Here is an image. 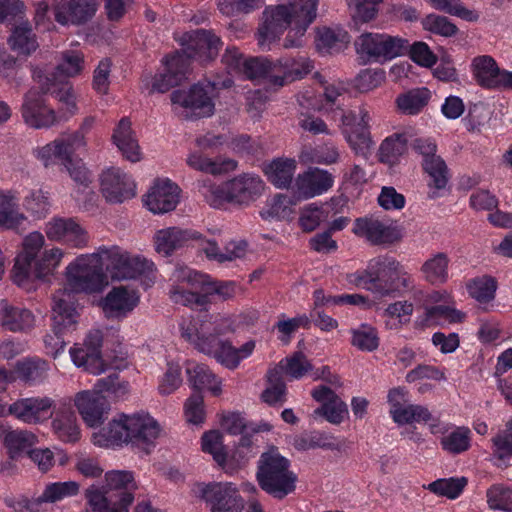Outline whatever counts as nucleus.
<instances>
[{
    "label": "nucleus",
    "instance_id": "obj_48",
    "mask_svg": "<svg viewBox=\"0 0 512 512\" xmlns=\"http://www.w3.org/2000/svg\"><path fill=\"white\" fill-rule=\"evenodd\" d=\"M449 258L446 253L439 252L426 260L421 271L425 279L431 284H443L448 278Z\"/></svg>",
    "mask_w": 512,
    "mask_h": 512
},
{
    "label": "nucleus",
    "instance_id": "obj_56",
    "mask_svg": "<svg viewBox=\"0 0 512 512\" xmlns=\"http://www.w3.org/2000/svg\"><path fill=\"white\" fill-rule=\"evenodd\" d=\"M202 449L213 456V459L221 467H224L227 459V452L223 445V436L217 430L205 432L202 436Z\"/></svg>",
    "mask_w": 512,
    "mask_h": 512
},
{
    "label": "nucleus",
    "instance_id": "obj_28",
    "mask_svg": "<svg viewBox=\"0 0 512 512\" xmlns=\"http://www.w3.org/2000/svg\"><path fill=\"white\" fill-rule=\"evenodd\" d=\"M29 226L27 217L18 211L15 194L11 191H0V227L23 234Z\"/></svg>",
    "mask_w": 512,
    "mask_h": 512
},
{
    "label": "nucleus",
    "instance_id": "obj_30",
    "mask_svg": "<svg viewBox=\"0 0 512 512\" xmlns=\"http://www.w3.org/2000/svg\"><path fill=\"white\" fill-rule=\"evenodd\" d=\"M34 79L41 85L42 94H50L53 98L67 105V110L73 113L76 110L75 97L68 83L56 76L50 77L43 74L40 69L33 71Z\"/></svg>",
    "mask_w": 512,
    "mask_h": 512
},
{
    "label": "nucleus",
    "instance_id": "obj_23",
    "mask_svg": "<svg viewBox=\"0 0 512 512\" xmlns=\"http://www.w3.org/2000/svg\"><path fill=\"white\" fill-rule=\"evenodd\" d=\"M472 71L477 84L486 89H506L507 74L496 61L488 55L477 56L472 61Z\"/></svg>",
    "mask_w": 512,
    "mask_h": 512
},
{
    "label": "nucleus",
    "instance_id": "obj_64",
    "mask_svg": "<svg viewBox=\"0 0 512 512\" xmlns=\"http://www.w3.org/2000/svg\"><path fill=\"white\" fill-rule=\"evenodd\" d=\"M184 414L188 423L201 424L205 419L204 398L201 392H193L186 400Z\"/></svg>",
    "mask_w": 512,
    "mask_h": 512
},
{
    "label": "nucleus",
    "instance_id": "obj_41",
    "mask_svg": "<svg viewBox=\"0 0 512 512\" xmlns=\"http://www.w3.org/2000/svg\"><path fill=\"white\" fill-rule=\"evenodd\" d=\"M319 0H293L288 3L292 23L297 33L301 35L315 20Z\"/></svg>",
    "mask_w": 512,
    "mask_h": 512
},
{
    "label": "nucleus",
    "instance_id": "obj_7",
    "mask_svg": "<svg viewBox=\"0 0 512 512\" xmlns=\"http://www.w3.org/2000/svg\"><path fill=\"white\" fill-rule=\"evenodd\" d=\"M105 261V269L113 280L135 279L148 275L154 269V264L145 258L131 256L119 246L101 247Z\"/></svg>",
    "mask_w": 512,
    "mask_h": 512
},
{
    "label": "nucleus",
    "instance_id": "obj_14",
    "mask_svg": "<svg viewBox=\"0 0 512 512\" xmlns=\"http://www.w3.org/2000/svg\"><path fill=\"white\" fill-rule=\"evenodd\" d=\"M293 25L288 4L270 5L262 13L258 28V45L262 48L277 41L283 32Z\"/></svg>",
    "mask_w": 512,
    "mask_h": 512
},
{
    "label": "nucleus",
    "instance_id": "obj_5",
    "mask_svg": "<svg viewBox=\"0 0 512 512\" xmlns=\"http://www.w3.org/2000/svg\"><path fill=\"white\" fill-rule=\"evenodd\" d=\"M220 329L210 322H202L199 327H182V336L195 345L200 352L214 356L218 362L228 368L239 364L238 351L230 342L221 340Z\"/></svg>",
    "mask_w": 512,
    "mask_h": 512
},
{
    "label": "nucleus",
    "instance_id": "obj_49",
    "mask_svg": "<svg viewBox=\"0 0 512 512\" xmlns=\"http://www.w3.org/2000/svg\"><path fill=\"white\" fill-rule=\"evenodd\" d=\"M407 150V138L404 134H394L387 137L379 147V160L382 163L394 165Z\"/></svg>",
    "mask_w": 512,
    "mask_h": 512
},
{
    "label": "nucleus",
    "instance_id": "obj_62",
    "mask_svg": "<svg viewBox=\"0 0 512 512\" xmlns=\"http://www.w3.org/2000/svg\"><path fill=\"white\" fill-rule=\"evenodd\" d=\"M347 413V405L339 396L331 401L324 402L314 411L315 415L324 417L332 424H340Z\"/></svg>",
    "mask_w": 512,
    "mask_h": 512
},
{
    "label": "nucleus",
    "instance_id": "obj_52",
    "mask_svg": "<svg viewBox=\"0 0 512 512\" xmlns=\"http://www.w3.org/2000/svg\"><path fill=\"white\" fill-rule=\"evenodd\" d=\"M471 297L480 303H488L495 298L497 281L491 276H482L471 280L467 284Z\"/></svg>",
    "mask_w": 512,
    "mask_h": 512
},
{
    "label": "nucleus",
    "instance_id": "obj_16",
    "mask_svg": "<svg viewBox=\"0 0 512 512\" xmlns=\"http://www.w3.org/2000/svg\"><path fill=\"white\" fill-rule=\"evenodd\" d=\"M54 406L47 396L22 398L8 406V413L24 423L37 424L52 417Z\"/></svg>",
    "mask_w": 512,
    "mask_h": 512
},
{
    "label": "nucleus",
    "instance_id": "obj_32",
    "mask_svg": "<svg viewBox=\"0 0 512 512\" xmlns=\"http://www.w3.org/2000/svg\"><path fill=\"white\" fill-rule=\"evenodd\" d=\"M184 280L192 289L204 292L207 299L214 294H217L222 300L231 299L235 295V284L233 282L212 281L210 276L206 274L190 272Z\"/></svg>",
    "mask_w": 512,
    "mask_h": 512
},
{
    "label": "nucleus",
    "instance_id": "obj_50",
    "mask_svg": "<svg viewBox=\"0 0 512 512\" xmlns=\"http://www.w3.org/2000/svg\"><path fill=\"white\" fill-rule=\"evenodd\" d=\"M187 164L195 170L214 175L235 170L237 167V162L235 160L227 159L222 162L212 161L197 153H193L187 158Z\"/></svg>",
    "mask_w": 512,
    "mask_h": 512
},
{
    "label": "nucleus",
    "instance_id": "obj_25",
    "mask_svg": "<svg viewBox=\"0 0 512 512\" xmlns=\"http://www.w3.org/2000/svg\"><path fill=\"white\" fill-rule=\"evenodd\" d=\"M101 192L111 203H121L135 196V184L119 169L111 168L101 175Z\"/></svg>",
    "mask_w": 512,
    "mask_h": 512
},
{
    "label": "nucleus",
    "instance_id": "obj_34",
    "mask_svg": "<svg viewBox=\"0 0 512 512\" xmlns=\"http://www.w3.org/2000/svg\"><path fill=\"white\" fill-rule=\"evenodd\" d=\"M279 59L275 62L265 57H253L246 59L243 63V73L251 80H265L269 86L279 87V81L275 80V76L279 74Z\"/></svg>",
    "mask_w": 512,
    "mask_h": 512
},
{
    "label": "nucleus",
    "instance_id": "obj_44",
    "mask_svg": "<svg viewBox=\"0 0 512 512\" xmlns=\"http://www.w3.org/2000/svg\"><path fill=\"white\" fill-rule=\"evenodd\" d=\"M279 64L281 68H279V74L275 76V80L279 81V87L302 79L305 75L309 74L313 68L309 62L293 58H281L279 59Z\"/></svg>",
    "mask_w": 512,
    "mask_h": 512
},
{
    "label": "nucleus",
    "instance_id": "obj_47",
    "mask_svg": "<svg viewBox=\"0 0 512 512\" xmlns=\"http://www.w3.org/2000/svg\"><path fill=\"white\" fill-rule=\"evenodd\" d=\"M52 427L54 432L63 441L75 442L79 438L76 415L70 408L57 413V416L52 421Z\"/></svg>",
    "mask_w": 512,
    "mask_h": 512
},
{
    "label": "nucleus",
    "instance_id": "obj_54",
    "mask_svg": "<svg viewBox=\"0 0 512 512\" xmlns=\"http://www.w3.org/2000/svg\"><path fill=\"white\" fill-rule=\"evenodd\" d=\"M56 157L59 159L69 160L72 155L80 148L86 147V140L81 132H73L71 134H63L55 139Z\"/></svg>",
    "mask_w": 512,
    "mask_h": 512
},
{
    "label": "nucleus",
    "instance_id": "obj_59",
    "mask_svg": "<svg viewBox=\"0 0 512 512\" xmlns=\"http://www.w3.org/2000/svg\"><path fill=\"white\" fill-rule=\"evenodd\" d=\"M486 496L491 509L512 512V489L493 485L487 490Z\"/></svg>",
    "mask_w": 512,
    "mask_h": 512
},
{
    "label": "nucleus",
    "instance_id": "obj_51",
    "mask_svg": "<svg viewBox=\"0 0 512 512\" xmlns=\"http://www.w3.org/2000/svg\"><path fill=\"white\" fill-rule=\"evenodd\" d=\"M351 344L361 351L372 352L379 347L380 338L376 328L368 324H361L351 330Z\"/></svg>",
    "mask_w": 512,
    "mask_h": 512
},
{
    "label": "nucleus",
    "instance_id": "obj_9",
    "mask_svg": "<svg viewBox=\"0 0 512 512\" xmlns=\"http://www.w3.org/2000/svg\"><path fill=\"white\" fill-rule=\"evenodd\" d=\"M400 267V263L392 257H378L371 261L369 270L355 278V284L374 293L387 295L399 287L393 280L389 282V279L398 276Z\"/></svg>",
    "mask_w": 512,
    "mask_h": 512
},
{
    "label": "nucleus",
    "instance_id": "obj_35",
    "mask_svg": "<svg viewBox=\"0 0 512 512\" xmlns=\"http://www.w3.org/2000/svg\"><path fill=\"white\" fill-rule=\"evenodd\" d=\"M196 238H198L196 233L179 227L162 229L155 235L156 251L164 256H169L174 250Z\"/></svg>",
    "mask_w": 512,
    "mask_h": 512
},
{
    "label": "nucleus",
    "instance_id": "obj_1",
    "mask_svg": "<svg viewBox=\"0 0 512 512\" xmlns=\"http://www.w3.org/2000/svg\"><path fill=\"white\" fill-rule=\"evenodd\" d=\"M44 241V236L39 232H32L24 238L23 250L16 257L12 271V279L17 285L23 286L35 279H45L58 266L63 256L62 250L53 248L39 254Z\"/></svg>",
    "mask_w": 512,
    "mask_h": 512
},
{
    "label": "nucleus",
    "instance_id": "obj_6",
    "mask_svg": "<svg viewBox=\"0 0 512 512\" xmlns=\"http://www.w3.org/2000/svg\"><path fill=\"white\" fill-rule=\"evenodd\" d=\"M102 342L103 336L101 331H91L83 344H75L70 349L73 363L94 375H99L109 368L117 370L125 368L127 363L123 358L119 362L115 360L110 364H106L101 356Z\"/></svg>",
    "mask_w": 512,
    "mask_h": 512
},
{
    "label": "nucleus",
    "instance_id": "obj_57",
    "mask_svg": "<svg viewBox=\"0 0 512 512\" xmlns=\"http://www.w3.org/2000/svg\"><path fill=\"white\" fill-rule=\"evenodd\" d=\"M467 483L466 477L443 478L430 483L428 489L436 495L455 499L462 493Z\"/></svg>",
    "mask_w": 512,
    "mask_h": 512
},
{
    "label": "nucleus",
    "instance_id": "obj_26",
    "mask_svg": "<svg viewBox=\"0 0 512 512\" xmlns=\"http://www.w3.org/2000/svg\"><path fill=\"white\" fill-rule=\"evenodd\" d=\"M333 183L334 178L331 173L316 167H310L297 176L295 187L299 197L308 199L328 191Z\"/></svg>",
    "mask_w": 512,
    "mask_h": 512
},
{
    "label": "nucleus",
    "instance_id": "obj_53",
    "mask_svg": "<svg viewBox=\"0 0 512 512\" xmlns=\"http://www.w3.org/2000/svg\"><path fill=\"white\" fill-rule=\"evenodd\" d=\"M18 376L26 381H37L45 378L49 370V364L42 359H27L16 364Z\"/></svg>",
    "mask_w": 512,
    "mask_h": 512
},
{
    "label": "nucleus",
    "instance_id": "obj_37",
    "mask_svg": "<svg viewBox=\"0 0 512 512\" xmlns=\"http://www.w3.org/2000/svg\"><path fill=\"white\" fill-rule=\"evenodd\" d=\"M79 492V484L75 481L55 482L48 484L43 493L34 501L25 500L24 507L29 512H37L36 506L42 503H54L65 497L74 496Z\"/></svg>",
    "mask_w": 512,
    "mask_h": 512
},
{
    "label": "nucleus",
    "instance_id": "obj_55",
    "mask_svg": "<svg viewBox=\"0 0 512 512\" xmlns=\"http://www.w3.org/2000/svg\"><path fill=\"white\" fill-rule=\"evenodd\" d=\"M62 59V63L56 66L55 73L51 74L50 77L56 76L58 79L64 80L67 77H74L82 71L84 63L82 53L66 51L63 53Z\"/></svg>",
    "mask_w": 512,
    "mask_h": 512
},
{
    "label": "nucleus",
    "instance_id": "obj_20",
    "mask_svg": "<svg viewBox=\"0 0 512 512\" xmlns=\"http://www.w3.org/2000/svg\"><path fill=\"white\" fill-rule=\"evenodd\" d=\"M25 122L34 128H47L57 122L55 111L45 105L42 92L31 89L25 94L22 105Z\"/></svg>",
    "mask_w": 512,
    "mask_h": 512
},
{
    "label": "nucleus",
    "instance_id": "obj_10",
    "mask_svg": "<svg viewBox=\"0 0 512 512\" xmlns=\"http://www.w3.org/2000/svg\"><path fill=\"white\" fill-rule=\"evenodd\" d=\"M200 497L210 512H242L244 500L238 488L231 482H212L202 485Z\"/></svg>",
    "mask_w": 512,
    "mask_h": 512
},
{
    "label": "nucleus",
    "instance_id": "obj_15",
    "mask_svg": "<svg viewBox=\"0 0 512 512\" xmlns=\"http://www.w3.org/2000/svg\"><path fill=\"white\" fill-rule=\"evenodd\" d=\"M99 0H57L53 7L55 20L61 25H85L93 19Z\"/></svg>",
    "mask_w": 512,
    "mask_h": 512
},
{
    "label": "nucleus",
    "instance_id": "obj_38",
    "mask_svg": "<svg viewBox=\"0 0 512 512\" xmlns=\"http://www.w3.org/2000/svg\"><path fill=\"white\" fill-rule=\"evenodd\" d=\"M137 302L134 292L123 286L114 287L105 297L103 309L110 316H118L132 311Z\"/></svg>",
    "mask_w": 512,
    "mask_h": 512
},
{
    "label": "nucleus",
    "instance_id": "obj_18",
    "mask_svg": "<svg viewBox=\"0 0 512 512\" xmlns=\"http://www.w3.org/2000/svg\"><path fill=\"white\" fill-rule=\"evenodd\" d=\"M77 323L74 293L63 288L57 290L52 297V331L62 334L73 330Z\"/></svg>",
    "mask_w": 512,
    "mask_h": 512
},
{
    "label": "nucleus",
    "instance_id": "obj_45",
    "mask_svg": "<svg viewBox=\"0 0 512 512\" xmlns=\"http://www.w3.org/2000/svg\"><path fill=\"white\" fill-rule=\"evenodd\" d=\"M296 169L294 159H276L271 162L266 170L268 180L277 188H288Z\"/></svg>",
    "mask_w": 512,
    "mask_h": 512
},
{
    "label": "nucleus",
    "instance_id": "obj_63",
    "mask_svg": "<svg viewBox=\"0 0 512 512\" xmlns=\"http://www.w3.org/2000/svg\"><path fill=\"white\" fill-rule=\"evenodd\" d=\"M85 496L88 500L89 506L94 512H114L118 511V506L114 501H110L109 494L106 493V489L103 490L91 486L85 491Z\"/></svg>",
    "mask_w": 512,
    "mask_h": 512
},
{
    "label": "nucleus",
    "instance_id": "obj_24",
    "mask_svg": "<svg viewBox=\"0 0 512 512\" xmlns=\"http://www.w3.org/2000/svg\"><path fill=\"white\" fill-rule=\"evenodd\" d=\"M164 64L166 71L165 73L155 75L149 90L150 94L155 92L165 93L187 79L189 69L185 57L173 53L165 58Z\"/></svg>",
    "mask_w": 512,
    "mask_h": 512
},
{
    "label": "nucleus",
    "instance_id": "obj_39",
    "mask_svg": "<svg viewBox=\"0 0 512 512\" xmlns=\"http://www.w3.org/2000/svg\"><path fill=\"white\" fill-rule=\"evenodd\" d=\"M8 44L13 51L25 56L31 55L39 47L36 34L28 21L13 28Z\"/></svg>",
    "mask_w": 512,
    "mask_h": 512
},
{
    "label": "nucleus",
    "instance_id": "obj_17",
    "mask_svg": "<svg viewBox=\"0 0 512 512\" xmlns=\"http://www.w3.org/2000/svg\"><path fill=\"white\" fill-rule=\"evenodd\" d=\"M104 488L109 500L119 507L114 512H129L128 507L134 500L133 492L137 489L133 475L128 471H110L105 474Z\"/></svg>",
    "mask_w": 512,
    "mask_h": 512
},
{
    "label": "nucleus",
    "instance_id": "obj_61",
    "mask_svg": "<svg viewBox=\"0 0 512 512\" xmlns=\"http://www.w3.org/2000/svg\"><path fill=\"white\" fill-rule=\"evenodd\" d=\"M129 382L121 380L117 372L109 374L107 377L98 379L95 384V390L102 394L107 392L113 394L115 397H123L129 392Z\"/></svg>",
    "mask_w": 512,
    "mask_h": 512
},
{
    "label": "nucleus",
    "instance_id": "obj_19",
    "mask_svg": "<svg viewBox=\"0 0 512 512\" xmlns=\"http://www.w3.org/2000/svg\"><path fill=\"white\" fill-rule=\"evenodd\" d=\"M412 149L423 156V168L432 180V185L443 189L448 182V169L444 160L437 156L436 144L428 139L417 138L411 143Z\"/></svg>",
    "mask_w": 512,
    "mask_h": 512
},
{
    "label": "nucleus",
    "instance_id": "obj_2",
    "mask_svg": "<svg viewBox=\"0 0 512 512\" xmlns=\"http://www.w3.org/2000/svg\"><path fill=\"white\" fill-rule=\"evenodd\" d=\"M160 425L148 414H121L102 428V437L112 445L131 443L146 453L160 435Z\"/></svg>",
    "mask_w": 512,
    "mask_h": 512
},
{
    "label": "nucleus",
    "instance_id": "obj_22",
    "mask_svg": "<svg viewBox=\"0 0 512 512\" xmlns=\"http://www.w3.org/2000/svg\"><path fill=\"white\" fill-rule=\"evenodd\" d=\"M179 187L169 180H156L147 193L144 202L155 214L173 211L179 203Z\"/></svg>",
    "mask_w": 512,
    "mask_h": 512
},
{
    "label": "nucleus",
    "instance_id": "obj_27",
    "mask_svg": "<svg viewBox=\"0 0 512 512\" xmlns=\"http://www.w3.org/2000/svg\"><path fill=\"white\" fill-rule=\"evenodd\" d=\"M46 235L50 240H62L75 247H81L87 243L86 231L73 218L53 219L47 224Z\"/></svg>",
    "mask_w": 512,
    "mask_h": 512
},
{
    "label": "nucleus",
    "instance_id": "obj_33",
    "mask_svg": "<svg viewBox=\"0 0 512 512\" xmlns=\"http://www.w3.org/2000/svg\"><path fill=\"white\" fill-rule=\"evenodd\" d=\"M112 140L127 160L131 162L140 161V146L132 131L129 118L125 117L119 121L112 135Z\"/></svg>",
    "mask_w": 512,
    "mask_h": 512
},
{
    "label": "nucleus",
    "instance_id": "obj_31",
    "mask_svg": "<svg viewBox=\"0 0 512 512\" xmlns=\"http://www.w3.org/2000/svg\"><path fill=\"white\" fill-rule=\"evenodd\" d=\"M0 437L11 459H17L24 454L28 455L38 442L36 434L24 429L2 430Z\"/></svg>",
    "mask_w": 512,
    "mask_h": 512
},
{
    "label": "nucleus",
    "instance_id": "obj_12",
    "mask_svg": "<svg viewBox=\"0 0 512 512\" xmlns=\"http://www.w3.org/2000/svg\"><path fill=\"white\" fill-rule=\"evenodd\" d=\"M352 232L374 246H391L403 238L402 229L393 224H385L378 218L360 217L354 222Z\"/></svg>",
    "mask_w": 512,
    "mask_h": 512
},
{
    "label": "nucleus",
    "instance_id": "obj_13",
    "mask_svg": "<svg viewBox=\"0 0 512 512\" xmlns=\"http://www.w3.org/2000/svg\"><path fill=\"white\" fill-rule=\"evenodd\" d=\"M173 104L185 108L186 120H198L213 115L215 104L209 92L200 84L191 86L188 91L174 90L170 95Z\"/></svg>",
    "mask_w": 512,
    "mask_h": 512
},
{
    "label": "nucleus",
    "instance_id": "obj_40",
    "mask_svg": "<svg viewBox=\"0 0 512 512\" xmlns=\"http://www.w3.org/2000/svg\"><path fill=\"white\" fill-rule=\"evenodd\" d=\"M316 32V47L323 54L338 53L350 42L348 33L342 29L321 27Z\"/></svg>",
    "mask_w": 512,
    "mask_h": 512
},
{
    "label": "nucleus",
    "instance_id": "obj_46",
    "mask_svg": "<svg viewBox=\"0 0 512 512\" xmlns=\"http://www.w3.org/2000/svg\"><path fill=\"white\" fill-rule=\"evenodd\" d=\"M430 97L431 94L427 88L411 89L398 95L396 104L402 113L415 115L428 104Z\"/></svg>",
    "mask_w": 512,
    "mask_h": 512
},
{
    "label": "nucleus",
    "instance_id": "obj_29",
    "mask_svg": "<svg viewBox=\"0 0 512 512\" xmlns=\"http://www.w3.org/2000/svg\"><path fill=\"white\" fill-rule=\"evenodd\" d=\"M230 187V203L239 205L254 201L263 191L264 183L258 176L239 175L228 181Z\"/></svg>",
    "mask_w": 512,
    "mask_h": 512
},
{
    "label": "nucleus",
    "instance_id": "obj_21",
    "mask_svg": "<svg viewBox=\"0 0 512 512\" xmlns=\"http://www.w3.org/2000/svg\"><path fill=\"white\" fill-rule=\"evenodd\" d=\"M74 404L83 420L90 427L101 425L104 421V415L109 410L106 397L96 390L78 392L75 395Z\"/></svg>",
    "mask_w": 512,
    "mask_h": 512
},
{
    "label": "nucleus",
    "instance_id": "obj_58",
    "mask_svg": "<svg viewBox=\"0 0 512 512\" xmlns=\"http://www.w3.org/2000/svg\"><path fill=\"white\" fill-rule=\"evenodd\" d=\"M424 30L443 37H452L458 33L457 26L447 17L429 14L421 21Z\"/></svg>",
    "mask_w": 512,
    "mask_h": 512
},
{
    "label": "nucleus",
    "instance_id": "obj_8",
    "mask_svg": "<svg viewBox=\"0 0 512 512\" xmlns=\"http://www.w3.org/2000/svg\"><path fill=\"white\" fill-rule=\"evenodd\" d=\"M408 47L407 39L388 34L364 33L355 41L357 53L374 60H391L405 55Z\"/></svg>",
    "mask_w": 512,
    "mask_h": 512
},
{
    "label": "nucleus",
    "instance_id": "obj_43",
    "mask_svg": "<svg viewBox=\"0 0 512 512\" xmlns=\"http://www.w3.org/2000/svg\"><path fill=\"white\" fill-rule=\"evenodd\" d=\"M186 372L194 392H201L203 388H207L214 396L220 395V381H216V376L208 366L204 364H196L192 368L188 367Z\"/></svg>",
    "mask_w": 512,
    "mask_h": 512
},
{
    "label": "nucleus",
    "instance_id": "obj_3",
    "mask_svg": "<svg viewBox=\"0 0 512 512\" xmlns=\"http://www.w3.org/2000/svg\"><path fill=\"white\" fill-rule=\"evenodd\" d=\"M256 479L259 487L276 499H283L296 489L297 476L290 470V461L275 446L261 454Z\"/></svg>",
    "mask_w": 512,
    "mask_h": 512
},
{
    "label": "nucleus",
    "instance_id": "obj_36",
    "mask_svg": "<svg viewBox=\"0 0 512 512\" xmlns=\"http://www.w3.org/2000/svg\"><path fill=\"white\" fill-rule=\"evenodd\" d=\"M0 323L12 332L26 331L33 327L34 316L28 309L11 306L3 300L0 302Z\"/></svg>",
    "mask_w": 512,
    "mask_h": 512
},
{
    "label": "nucleus",
    "instance_id": "obj_11",
    "mask_svg": "<svg viewBox=\"0 0 512 512\" xmlns=\"http://www.w3.org/2000/svg\"><path fill=\"white\" fill-rule=\"evenodd\" d=\"M183 48L174 52L186 58L188 67L192 59L208 62L216 58L221 46V40L214 33L198 29L183 36Z\"/></svg>",
    "mask_w": 512,
    "mask_h": 512
},
{
    "label": "nucleus",
    "instance_id": "obj_42",
    "mask_svg": "<svg viewBox=\"0 0 512 512\" xmlns=\"http://www.w3.org/2000/svg\"><path fill=\"white\" fill-rule=\"evenodd\" d=\"M282 363L281 361L278 365L269 369L266 375L268 386L261 393V399L269 405L285 401L286 384L283 380Z\"/></svg>",
    "mask_w": 512,
    "mask_h": 512
},
{
    "label": "nucleus",
    "instance_id": "obj_60",
    "mask_svg": "<svg viewBox=\"0 0 512 512\" xmlns=\"http://www.w3.org/2000/svg\"><path fill=\"white\" fill-rule=\"evenodd\" d=\"M385 81V71L383 69H363L354 79V87L359 92H369Z\"/></svg>",
    "mask_w": 512,
    "mask_h": 512
},
{
    "label": "nucleus",
    "instance_id": "obj_4",
    "mask_svg": "<svg viewBox=\"0 0 512 512\" xmlns=\"http://www.w3.org/2000/svg\"><path fill=\"white\" fill-rule=\"evenodd\" d=\"M105 261L99 248L97 253L82 255L66 268L67 286L71 292H98L108 285L104 273Z\"/></svg>",
    "mask_w": 512,
    "mask_h": 512
}]
</instances>
